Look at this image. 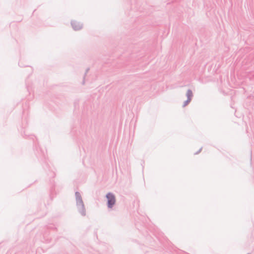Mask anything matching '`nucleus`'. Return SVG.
<instances>
[{"mask_svg": "<svg viewBox=\"0 0 254 254\" xmlns=\"http://www.w3.org/2000/svg\"><path fill=\"white\" fill-rule=\"evenodd\" d=\"M106 197L108 199V206L111 208L115 203V197L113 194L110 193L107 194Z\"/></svg>", "mask_w": 254, "mask_h": 254, "instance_id": "obj_1", "label": "nucleus"}, {"mask_svg": "<svg viewBox=\"0 0 254 254\" xmlns=\"http://www.w3.org/2000/svg\"><path fill=\"white\" fill-rule=\"evenodd\" d=\"M72 25L73 28L75 30H78V29H80L81 27L80 25L76 22H73L72 24Z\"/></svg>", "mask_w": 254, "mask_h": 254, "instance_id": "obj_2", "label": "nucleus"}]
</instances>
